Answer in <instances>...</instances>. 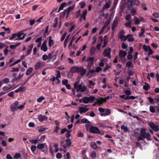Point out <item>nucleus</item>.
I'll use <instances>...</instances> for the list:
<instances>
[{
	"instance_id": "obj_12",
	"label": "nucleus",
	"mask_w": 159,
	"mask_h": 159,
	"mask_svg": "<svg viewBox=\"0 0 159 159\" xmlns=\"http://www.w3.org/2000/svg\"><path fill=\"white\" fill-rule=\"evenodd\" d=\"M150 126L155 131H158L159 130V128L158 126L156 125L153 123H151L149 124Z\"/></svg>"
},
{
	"instance_id": "obj_58",
	"label": "nucleus",
	"mask_w": 159,
	"mask_h": 159,
	"mask_svg": "<svg viewBox=\"0 0 159 159\" xmlns=\"http://www.w3.org/2000/svg\"><path fill=\"white\" fill-rule=\"evenodd\" d=\"M133 52V49L132 47L129 48V51L128 52V54H131Z\"/></svg>"
},
{
	"instance_id": "obj_32",
	"label": "nucleus",
	"mask_w": 159,
	"mask_h": 159,
	"mask_svg": "<svg viewBox=\"0 0 159 159\" xmlns=\"http://www.w3.org/2000/svg\"><path fill=\"white\" fill-rule=\"evenodd\" d=\"M46 144L45 143L39 144L37 146L38 148L39 149H42Z\"/></svg>"
},
{
	"instance_id": "obj_7",
	"label": "nucleus",
	"mask_w": 159,
	"mask_h": 159,
	"mask_svg": "<svg viewBox=\"0 0 159 159\" xmlns=\"http://www.w3.org/2000/svg\"><path fill=\"white\" fill-rule=\"evenodd\" d=\"M86 71V69L84 68L83 66L80 67L78 71V73H80V75L83 76L85 74Z\"/></svg>"
},
{
	"instance_id": "obj_33",
	"label": "nucleus",
	"mask_w": 159,
	"mask_h": 159,
	"mask_svg": "<svg viewBox=\"0 0 159 159\" xmlns=\"http://www.w3.org/2000/svg\"><path fill=\"white\" fill-rule=\"evenodd\" d=\"M33 69L32 68H29L26 72V75H30L31 73V72L33 71Z\"/></svg>"
},
{
	"instance_id": "obj_48",
	"label": "nucleus",
	"mask_w": 159,
	"mask_h": 159,
	"mask_svg": "<svg viewBox=\"0 0 159 159\" xmlns=\"http://www.w3.org/2000/svg\"><path fill=\"white\" fill-rule=\"evenodd\" d=\"M54 21L55 23L53 25V27L54 28H55L57 26V25L58 24V19L57 18H55L54 20Z\"/></svg>"
},
{
	"instance_id": "obj_64",
	"label": "nucleus",
	"mask_w": 159,
	"mask_h": 159,
	"mask_svg": "<svg viewBox=\"0 0 159 159\" xmlns=\"http://www.w3.org/2000/svg\"><path fill=\"white\" fill-rule=\"evenodd\" d=\"M93 64V61H90L89 62L87 66V67L90 69L91 67L92 66Z\"/></svg>"
},
{
	"instance_id": "obj_55",
	"label": "nucleus",
	"mask_w": 159,
	"mask_h": 159,
	"mask_svg": "<svg viewBox=\"0 0 159 159\" xmlns=\"http://www.w3.org/2000/svg\"><path fill=\"white\" fill-rule=\"evenodd\" d=\"M20 92H22V91H24L25 89V88L23 87L22 85L20 86L18 88Z\"/></svg>"
},
{
	"instance_id": "obj_42",
	"label": "nucleus",
	"mask_w": 159,
	"mask_h": 159,
	"mask_svg": "<svg viewBox=\"0 0 159 159\" xmlns=\"http://www.w3.org/2000/svg\"><path fill=\"white\" fill-rule=\"evenodd\" d=\"M94 57H88L87 59V60H86V61L88 62V61H93V60H94Z\"/></svg>"
},
{
	"instance_id": "obj_41",
	"label": "nucleus",
	"mask_w": 159,
	"mask_h": 159,
	"mask_svg": "<svg viewBox=\"0 0 159 159\" xmlns=\"http://www.w3.org/2000/svg\"><path fill=\"white\" fill-rule=\"evenodd\" d=\"M38 130L39 131L42 132L45 130V128L42 126H40L38 128Z\"/></svg>"
},
{
	"instance_id": "obj_16",
	"label": "nucleus",
	"mask_w": 159,
	"mask_h": 159,
	"mask_svg": "<svg viewBox=\"0 0 159 159\" xmlns=\"http://www.w3.org/2000/svg\"><path fill=\"white\" fill-rule=\"evenodd\" d=\"M97 101L93 104V106L96 105L100 106L103 102H106V100H97Z\"/></svg>"
},
{
	"instance_id": "obj_60",
	"label": "nucleus",
	"mask_w": 159,
	"mask_h": 159,
	"mask_svg": "<svg viewBox=\"0 0 159 159\" xmlns=\"http://www.w3.org/2000/svg\"><path fill=\"white\" fill-rule=\"evenodd\" d=\"M2 29H4V30H5L6 31H7V33L8 34H9L10 33L11 31L10 30V29L9 28H6L4 26L2 27Z\"/></svg>"
},
{
	"instance_id": "obj_18",
	"label": "nucleus",
	"mask_w": 159,
	"mask_h": 159,
	"mask_svg": "<svg viewBox=\"0 0 159 159\" xmlns=\"http://www.w3.org/2000/svg\"><path fill=\"white\" fill-rule=\"evenodd\" d=\"M79 67L76 66H73L70 69V71L73 73L77 72L78 73V71Z\"/></svg>"
},
{
	"instance_id": "obj_43",
	"label": "nucleus",
	"mask_w": 159,
	"mask_h": 159,
	"mask_svg": "<svg viewBox=\"0 0 159 159\" xmlns=\"http://www.w3.org/2000/svg\"><path fill=\"white\" fill-rule=\"evenodd\" d=\"M24 34H25L24 33H23L22 31H20L19 32H18L16 34H17L16 35L17 36V37H18L21 38V35H23Z\"/></svg>"
},
{
	"instance_id": "obj_23",
	"label": "nucleus",
	"mask_w": 159,
	"mask_h": 159,
	"mask_svg": "<svg viewBox=\"0 0 159 159\" xmlns=\"http://www.w3.org/2000/svg\"><path fill=\"white\" fill-rule=\"evenodd\" d=\"M107 35H105L104 36V40L103 42V45L102 46V48H104L107 45V41L106 39L107 38Z\"/></svg>"
},
{
	"instance_id": "obj_40",
	"label": "nucleus",
	"mask_w": 159,
	"mask_h": 159,
	"mask_svg": "<svg viewBox=\"0 0 159 159\" xmlns=\"http://www.w3.org/2000/svg\"><path fill=\"white\" fill-rule=\"evenodd\" d=\"M41 49L44 52H45L47 50L48 48L46 45L44 46L43 45H42L41 47Z\"/></svg>"
},
{
	"instance_id": "obj_9",
	"label": "nucleus",
	"mask_w": 159,
	"mask_h": 159,
	"mask_svg": "<svg viewBox=\"0 0 159 159\" xmlns=\"http://www.w3.org/2000/svg\"><path fill=\"white\" fill-rule=\"evenodd\" d=\"M87 14V10H86L83 12L82 14H81L80 16V22H81L83 19L84 21L86 20Z\"/></svg>"
},
{
	"instance_id": "obj_56",
	"label": "nucleus",
	"mask_w": 159,
	"mask_h": 159,
	"mask_svg": "<svg viewBox=\"0 0 159 159\" xmlns=\"http://www.w3.org/2000/svg\"><path fill=\"white\" fill-rule=\"evenodd\" d=\"M42 38L41 37L38 38L35 40V42L36 43H41V41Z\"/></svg>"
},
{
	"instance_id": "obj_11",
	"label": "nucleus",
	"mask_w": 159,
	"mask_h": 159,
	"mask_svg": "<svg viewBox=\"0 0 159 159\" xmlns=\"http://www.w3.org/2000/svg\"><path fill=\"white\" fill-rule=\"evenodd\" d=\"M43 65V64L41 61H39L36 63L34 68L35 69L37 70L39 69L40 68L42 67Z\"/></svg>"
},
{
	"instance_id": "obj_30",
	"label": "nucleus",
	"mask_w": 159,
	"mask_h": 159,
	"mask_svg": "<svg viewBox=\"0 0 159 159\" xmlns=\"http://www.w3.org/2000/svg\"><path fill=\"white\" fill-rule=\"evenodd\" d=\"M70 34L67 36L64 42L63 46L64 48H65L66 46L67 43L69 38Z\"/></svg>"
},
{
	"instance_id": "obj_28",
	"label": "nucleus",
	"mask_w": 159,
	"mask_h": 159,
	"mask_svg": "<svg viewBox=\"0 0 159 159\" xmlns=\"http://www.w3.org/2000/svg\"><path fill=\"white\" fill-rule=\"evenodd\" d=\"M145 138V135H142L141 134L139 135L137 138L138 141L140 140H143Z\"/></svg>"
},
{
	"instance_id": "obj_1",
	"label": "nucleus",
	"mask_w": 159,
	"mask_h": 159,
	"mask_svg": "<svg viewBox=\"0 0 159 159\" xmlns=\"http://www.w3.org/2000/svg\"><path fill=\"white\" fill-rule=\"evenodd\" d=\"M75 7V5L73 4L71 7H69L67 8L66 10L64 11L61 15V16L62 17H64L66 15V18H67L70 12V11H72L74 9Z\"/></svg>"
},
{
	"instance_id": "obj_35",
	"label": "nucleus",
	"mask_w": 159,
	"mask_h": 159,
	"mask_svg": "<svg viewBox=\"0 0 159 159\" xmlns=\"http://www.w3.org/2000/svg\"><path fill=\"white\" fill-rule=\"evenodd\" d=\"M150 48V47L149 46H147L146 45H143V48L145 52H148Z\"/></svg>"
},
{
	"instance_id": "obj_37",
	"label": "nucleus",
	"mask_w": 159,
	"mask_h": 159,
	"mask_svg": "<svg viewBox=\"0 0 159 159\" xmlns=\"http://www.w3.org/2000/svg\"><path fill=\"white\" fill-rule=\"evenodd\" d=\"M96 153L95 152L92 151L90 154V157L92 159H94L96 157Z\"/></svg>"
},
{
	"instance_id": "obj_57",
	"label": "nucleus",
	"mask_w": 159,
	"mask_h": 159,
	"mask_svg": "<svg viewBox=\"0 0 159 159\" xmlns=\"http://www.w3.org/2000/svg\"><path fill=\"white\" fill-rule=\"evenodd\" d=\"M79 83V81H77L74 84V88L75 89H77L78 88V84Z\"/></svg>"
},
{
	"instance_id": "obj_26",
	"label": "nucleus",
	"mask_w": 159,
	"mask_h": 159,
	"mask_svg": "<svg viewBox=\"0 0 159 159\" xmlns=\"http://www.w3.org/2000/svg\"><path fill=\"white\" fill-rule=\"evenodd\" d=\"M96 51L95 48L94 47H91L90 52L92 56H93L94 54Z\"/></svg>"
},
{
	"instance_id": "obj_13",
	"label": "nucleus",
	"mask_w": 159,
	"mask_h": 159,
	"mask_svg": "<svg viewBox=\"0 0 159 159\" xmlns=\"http://www.w3.org/2000/svg\"><path fill=\"white\" fill-rule=\"evenodd\" d=\"M127 52L125 51L120 50L119 52V56L122 59L125 58V56L126 55Z\"/></svg>"
},
{
	"instance_id": "obj_61",
	"label": "nucleus",
	"mask_w": 159,
	"mask_h": 159,
	"mask_svg": "<svg viewBox=\"0 0 159 159\" xmlns=\"http://www.w3.org/2000/svg\"><path fill=\"white\" fill-rule=\"evenodd\" d=\"M62 155L61 153H57L56 154V157L58 159H60L61 158Z\"/></svg>"
},
{
	"instance_id": "obj_2",
	"label": "nucleus",
	"mask_w": 159,
	"mask_h": 159,
	"mask_svg": "<svg viewBox=\"0 0 159 159\" xmlns=\"http://www.w3.org/2000/svg\"><path fill=\"white\" fill-rule=\"evenodd\" d=\"M124 34V31L122 30L118 34V37L121 39V41H125L126 40L127 38L132 36V35L129 34L127 35L126 37H125L123 35Z\"/></svg>"
},
{
	"instance_id": "obj_6",
	"label": "nucleus",
	"mask_w": 159,
	"mask_h": 159,
	"mask_svg": "<svg viewBox=\"0 0 159 159\" xmlns=\"http://www.w3.org/2000/svg\"><path fill=\"white\" fill-rule=\"evenodd\" d=\"M87 88L85 86H84L82 87V84H80L78 85L77 89H76L77 92H78L80 91L82 92H84L87 90Z\"/></svg>"
},
{
	"instance_id": "obj_22",
	"label": "nucleus",
	"mask_w": 159,
	"mask_h": 159,
	"mask_svg": "<svg viewBox=\"0 0 159 159\" xmlns=\"http://www.w3.org/2000/svg\"><path fill=\"white\" fill-rule=\"evenodd\" d=\"M145 84H146V85H144L143 87V88L146 91H147L148 90V89H150V85L147 84V83L145 82Z\"/></svg>"
},
{
	"instance_id": "obj_45",
	"label": "nucleus",
	"mask_w": 159,
	"mask_h": 159,
	"mask_svg": "<svg viewBox=\"0 0 159 159\" xmlns=\"http://www.w3.org/2000/svg\"><path fill=\"white\" fill-rule=\"evenodd\" d=\"M134 18L135 19L134 21L135 24L136 25L139 24L140 23V21L138 18L136 16H134Z\"/></svg>"
},
{
	"instance_id": "obj_29",
	"label": "nucleus",
	"mask_w": 159,
	"mask_h": 159,
	"mask_svg": "<svg viewBox=\"0 0 159 159\" xmlns=\"http://www.w3.org/2000/svg\"><path fill=\"white\" fill-rule=\"evenodd\" d=\"M121 129L122 130H123L124 132H127L128 130V129L127 126H125L124 125H122L121 126Z\"/></svg>"
},
{
	"instance_id": "obj_62",
	"label": "nucleus",
	"mask_w": 159,
	"mask_h": 159,
	"mask_svg": "<svg viewBox=\"0 0 159 159\" xmlns=\"http://www.w3.org/2000/svg\"><path fill=\"white\" fill-rule=\"evenodd\" d=\"M150 111L152 113H154L155 112V110L152 106H150Z\"/></svg>"
},
{
	"instance_id": "obj_34",
	"label": "nucleus",
	"mask_w": 159,
	"mask_h": 159,
	"mask_svg": "<svg viewBox=\"0 0 159 159\" xmlns=\"http://www.w3.org/2000/svg\"><path fill=\"white\" fill-rule=\"evenodd\" d=\"M141 33L139 34V37H142L144 35V34L145 32L144 28H143L141 30Z\"/></svg>"
},
{
	"instance_id": "obj_36",
	"label": "nucleus",
	"mask_w": 159,
	"mask_h": 159,
	"mask_svg": "<svg viewBox=\"0 0 159 159\" xmlns=\"http://www.w3.org/2000/svg\"><path fill=\"white\" fill-rule=\"evenodd\" d=\"M40 139H33V140H29L30 142H31L32 143L36 144L38 143L39 141H40Z\"/></svg>"
},
{
	"instance_id": "obj_14",
	"label": "nucleus",
	"mask_w": 159,
	"mask_h": 159,
	"mask_svg": "<svg viewBox=\"0 0 159 159\" xmlns=\"http://www.w3.org/2000/svg\"><path fill=\"white\" fill-rule=\"evenodd\" d=\"M118 20L116 19L115 20L113 23V24L111 26V30H115V28L116 27L117 25Z\"/></svg>"
},
{
	"instance_id": "obj_5",
	"label": "nucleus",
	"mask_w": 159,
	"mask_h": 159,
	"mask_svg": "<svg viewBox=\"0 0 159 159\" xmlns=\"http://www.w3.org/2000/svg\"><path fill=\"white\" fill-rule=\"evenodd\" d=\"M90 132L95 133V134H100V132L98 128L96 127L93 126H92L90 127Z\"/></svg>"
},
{
	"instance_id": "obj_50",
	"label": "nucleus",
	"mask_w": 159,
	"mask_h": 159,
	"mask_svg": "<svg viewBox=\"0 0 159 159\" xmlns=\"http://www.w3.org/2000/svg\"><path fill=\"white\" fill-rule=\"evenodd\" d=\"M89 84L88 85V86L89 88H91L92 86H94L95 84L94 83H93L92 81L89 80Z\"/></svg>"
},
{
	"instance_id": "obj_38",
	"label": "nucleus",
	"mask_w": 159,
	"mask_h": 159,
	"mask_svg": "<svg viewBox=\"0 0 159 159\" xmlns=\"http://www.w3.org/2000/svg\"><path fill=\"white\" fill-rule=\"evenodd\" d=\"M135 98V97L133 96H126L125 98L124 99H134Z\"/></svg>"
},
{
	"instance_id": "obj_8",
	"label": "nucleus",
	"mask_w": 159,
	"mask_h": 159,
	"mask_svg": "<svg viewBox=\"0 0 159 159\" xmlns=\"http://www.w3.org/2000/svg\"><path fill=\"white\" fill-rule=\"evenodd\" d=\"M66 145H63L64 142L61 141V144L63 146V148L65 149H66L67 147H69L70 146L71 144V141L69 139H66Z\"/></svg>"
},
{
	"instance_id": "obj_27",
	"label": "nucleus",
	"mask_w": 159,
	"mask_h": 159,
	"mask_svg": "<svg viewBox=\"0 0 159 159\" xmlns=\"http://www.w3.org/2000/svg\"><path fill=\"white\" fill-rule=\"evenodd\" d=\"M95 72V70L94 69L90 70L88 72V73L86 75L87 76H89V75H90V76L91 77L92 76V75H90V74L94 73Z\"/></svg>"
},
{
	"instance_id": "obj_21",
	"label": "nucleus",
	"mask_w": 159,
	"mask_h": 159,
	"mask_svg": "<svg viewBox=\"0 0 159 159\" xmlns=\"http://www.w3.org/2000/svg\"><path fill=\"white\" fill-rule=\"evenodd\" d=\"M67 5V4L66 2H63L62 3L60 6L57 12H59L61 10H62L64 7H66Z\"/></svg>"
},
{
	"instance_id": "obj_4",
	"label": "nucleus",
	"mask_w": 159,
	"mask_h": 159,
	"mask_svg": "<svg viewBox=\"0 0 159 159\" xmlns=\"http://www.w3.org/2000/svg\"><path fill=\"white\" fill-rule=\"evenodd\" d=\"M18 105L19 102L17 101H16L15 102L12 104L10 107L11 111L13 112L16 110H17Z\"/></svg>"
},
{
	"instance_id": "obj_3",
	"label": "nucleus",
	"mask_w": 159,
	"mask_h": 159,
	"mask_svg": "<svg viewBox=\"0 0 159 159\" xmlns=\"http://www.w3.org/2000/svg\"><path fill=\"white\" fill-rule=\"evenodd\" d=\"M111 48L109 47L105 49L103 52V55L104 57L111 58Z\"/></svg>"
},
{
	"instance_id": "obj_63",
	"label": "nucleus",
	"mask_w": 159,
	"mask_h": 159,
	"mask_svg": "<svg viewBox=\"0 0 159 159\" xmlns=\"http://www.w3.org/2000/svg\"><path fill=\"white\" fill-rule=\"evenodd\" d=\"M110 7V4L108 2H106L104 6V8L108 9Z\"/></svg>"
},
{
	"instance_id": "obj_49",
	"label": "nucleus",
	"mask_w": 159,
	"mask_h": 159,
	"mask_svg": "<svg viewBox=\"0 0 159 159\" xmlns=\"http://www.w3.org/2000/svg\"><path fill=\"white\" fill-rule=\"evenodd\" d=\"M121 47L123 49H126L128 47V45L126 44L123 42L122 44Z\"/></svg>"
},
{
	"instance_id": "obj_24",
	"label": "nucleus",
	"mask_w": 159,
	"mask_h": 159,
	"mask_svg": "<svg viewBox=\"0 0 159 159\" xmlns=\"http://www.w3.org/2000/svg\"><path fill=\"white\" fill-rule=\"evenodd\" d=\"M91 146L92 148L94 149H96L98 148V147L97 144L94 142H92L91 143Z\"/></svg>"
},
{
	"instance_id": "obj_19",
	"label": "nucleus",
	"mask_w": 159,
	"mask_h": 159,
	"mask_svg": "<svg viewBox=\"0 0 159 159\" xmlns=\"http://www.w3.org/2000/svg\"><path fill=\"white\" fill-rule=\"evenodd\" d=\"M47 118H48L46 116L42 115H39L38 116V119L40 121H43Z\"/></svg>"
},
{
	"instance_id": "obj_52",
	"label": "nucleus",
	"mask_w": 159,
	"mask_h": 159,
	"mask_svg": "<svg viewBox=\"0 0 159 159\" xmlns=\"http://www.w3.org/2000/svg\"><path fill=\"white\" fill-rule=\"evenodd\" d=\"M89 123V121L86 118H84L82 119L81 120V123Z\"/></svg>"
},
{
	"instance_id": "obj_46",
	"label": "nucleus",
	"mask_w": 159,
	"mask_h": 159,
	"mask_svg": "<svg viewBox=\"0 0 159 159\" xmlns=\"http://www.w3.org/2000/svg\"><path fill=\"white\" fill-rule=\"evenodd\" d=\"M16 34L14 33L12 34V35L9 38V40H13L14 38H16L17 36Z\"/></svg>"
},
{
	"instance_id": "obj_44",
	"label": "nucleus",
	"mask_w": 159,
	"mask_h": 159,
	"mask_svg": "<svg viewBox=\"0 0 159 159\" xmlns=\"http://www.w3.org/2000/svg\"><path fill=\"white\" fill-rule=\"evenodd\" d=\"M145 138H146L148 139L151 140V135L149 133H147L145 134Z\"/></svg>"
},
{
	"instance_id": "obj_39",
	"label": "nucleus",
	"mask_w": 159,
	"mask_h": 159,
	"mask_svg": "<svg viewBox=\"0 0 159 159\" xmlns=\"http://www.w3.org/2000/svg\"><path fill=\"white\" fill-rule=\"evenodd\" d=\"M25 103H24L20 105L19 106H18L17 108V110L18 109H19L20 110H22L24 107L25 106Z\"/></svg>"
},
{
	"instance_id": "obj_47",
	"label": "nucleus",
	"mask_w": 159,
	"mask_h": 159,
	"mask_svg": "<svg viewBox=\"0 0 159 159\" xmlns=\"http://www.w3.org/2000/svg\"><path fill=\"white\" fill-rule=\"evenodd\" d=\"M14 60V59L13 58H11L10 60L9 61V62H6V68L8 66V65L10 64L11 63L13 62Z\"/></svg>"
},
{
	"instance_id": "obj_53",
	"label": "nucleus",
	"mask_w": 159,
	"mask_h": 159,
	"mask_svg": "<svg viewBox=\"0 0 159 159\" xmlns=\"http://www.w3.org/2000/svg\"><path fill=\"white\" fill-rule=\"evenodd\" d=\"M136 12V10L134 8H132L130 11V13L132 15L134 16Z\"/></svg>"
},
{
	"instance_id": "obj_10",
	"label": "nucleus",
	"mask_w": 159,
	"mask_h": 159,
	"mask_svg": "<svg viewBox=\"0 0 159 159\" xmlns=\"http://www.w3.org/2000/svg\"><path fill=\"white\" fill-rule=\"evenodd\" d=\"M34 47V45L33 44L30 45L28 47V49L25 52V56H27L31 54L32 52V49Z\"/></svg>"
},
{
	"instance_id": "obj_59",
	"label": "nucleus",
	"mask_w": 159,
	"mask_h": 159,
	"mask_svg": "<svg viewBox=\"0 0 159 159\" xmlns=\"http://www.w3.org/2000/svg\"><path fill=\"white\" fill-rule=\"evenodd\" d=\"M57 72L56 78H60L61 77V75L60 71L59 70H57Z\"/></svg>"
},
{
	"instance_id": "obj_31",
	"label": "nucleus",
	"mask_w": 159,
	"mask_h": 159,
	"mask_svg": "<svg viewBox=\"0 0 159 159\" xmlns=\"http://www.w3.org/2000/svg\"><path fill=\"white\" fill-rule=\"evenodd\" d=\"M133 2H127V7L128 9L130 10L132 7L133 6Z\"/></svg>"
},
{
	"instance_id": "obj_17",
	"label": "nucleus",
	"mask_w": 159,
	"mask_h": 159,
	"mask_svg": "<svg viewBox=\"0 0 159 159\" xmlns=\"http://www.w3.org/2000/svg\"><path fill=\"white\" fill-rule=\"evenodd\" d=\"M52 37L51 36H49L48 37V45L50 47L53 46L54 44V40L52 39Z\"/></svg>"
},
{
	"instance_id": "obj_51",
	"label": "nucleus",
	"mask_w": 159,
	"mask_h": 159,
	"mask_svg": "<svg viewBox=\"0 0 159 159\" xmlns=\"http://www.w3.org/2000/svg\"><path fill=\"white\" fill-rule=\"evenodd\" d=\"M131 23H132V22L131 21H129L128 22H126L125 24V26H126L127 27H130L131 26Z\"/></svg>"
},
{
	"instance_id": "obj_54",
	"label": "nucleus",
	"mask_w": 159,
	"mask_h": 159,
	"mask_svg": "<svg viewBox=\"0 0 159 159\" xmlns=\"http://www.w3.org/2000/svg\"><path fill=\"white\" fill-rule=\"evenodd\" d=\"M73 73L70 70L67 74V76L69 78H71L73 76Z\"/></svg>"
},
{
	"instance_id": "obj_15",
	"label": "nucleus",
	"mask_w": 159,
	"mask_h": 159,
	"mask_svg": "<svg viewBox=\"0 0 159 159\" xmlns=\"http://www.w3.org/2000/svg\"><path fill=\"white\" fill-rule=\"evenodd\" d=\"M89 108H86L84 107H80L79 108V112L80 114H82L87 111Z\"/></svg>"
},
{
	"instance_id": "obj_25",
	"label": "nucleus",
	"mask_w": 159,
	"mask_h": 159,
	"mask_svg": "<svg viewBox=\"0 0 159 159\" xmlns=\"http://www.w3.org/2000/svg\"><path fill=\"white\" fill-rule=\"evenodd\" d=\"M3 84L4 83L7 84L9 83L10 80L8 78H5L1 80Z\"/></svg>"
},
{
	"instance_id": "obj_20",
	"label": "nucleus",
	"mask_w": 159,
	"mask_h": 159,
	"mask_svg": "<svg viewBox=\"0 0 159 159\" xmlns=\"http://www.w3.org/2000/svg\"><path fill=\"white\" fill-rule=\"evenodd\" d=\"M110 113V110L109 109H106L105 112L103 113H101L100 115L102 116H106L109 115Z\"/></svg>"
}]
</instances>
